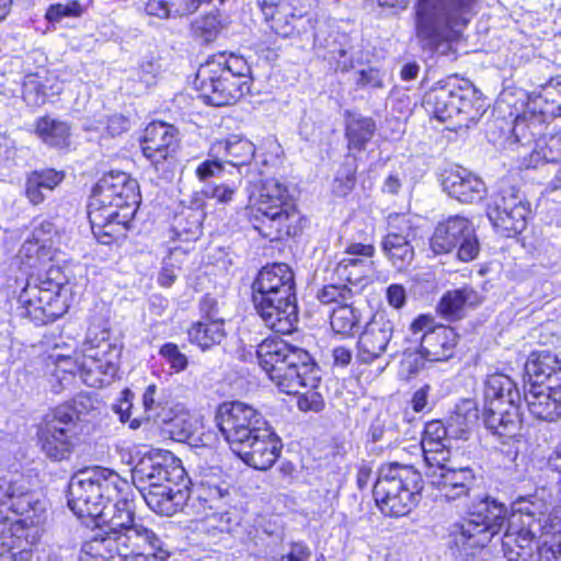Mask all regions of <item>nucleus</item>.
<instances>
[{"label":"nucleus","instance_id":"1","mask_svg":"<svg viewBox=\"0 0 561 561\" xmlns=\"http://www.w3.org/2000/svg\"><path fill=\"white\" fill-rule=\"evenodd\" d=\"M127 480L105 467L77 472L69 482L68 506L80 518L91 517L105 525L81 546L84 557L105 561H165L162 540L148 527L135 522V504Z\"/></svg>","mask_w":561,"mask_h":561},{"label":"nucleus","instance_id":"2","mask_svg":"<svg viewBox=\"0 0 561 561\" xmlns=\"http://www.w3.org/2000/svg\"><path fill=\"white\" fill-rule=\"evenodd\" d=\"M131 479L147 505L160 515L172 516L182 511L190 497L185 470L169 451L144 455L135 465Z\"/></svg>","mask_w":561,"mask_h":561},{"label":"nucleus","instance_id":"3","mask_svg":"<svg viewBox=\"0 0 561 561\" xmlns=\"http://www.w3.org/2000/svg\"><path fill=\"white\" fill-rule=\"evenodd\" d=\"M253 79L247 59L226 50L215 53L199 66L192 101L205 105H234L251 90Z\"/></svg>","mask_w":561,"mask_h":561},{"label":"nucleus","instance_id":"4","mask_svg":"<svg viewBox=\"0 0 561 561\" xmlns=\"http://www.w3.org/2000/svg\"><path fill=\"white\" fill-rule=\"evenodd\" d=\"M254 357L271 380L287 394L316 386V365L310 354L279 339H264L255 345Z\"/></svg>","mask_w":561,"mask_h":561},{"label":"nucleus","instance_id":"5","mask_svg":"<svg viewBox=\"0 0 561 561\" xmlns=\"http://www.w3.org/2000/svg\"><path fill=\"white\" fill-rule=\"evenodd\" d=\"M520 400L519 389L507 375L493 374L485 380L483 423L503 444L519 435Z\"/></svg>","mask_w":561,"mask_h":561},{"label":"nucleus","instance_id":"6","mask_svg":"<svg viewBox=\"0 0 561 561\" xmlns=\"http://www.w3.org/2000/svg\"><path fill=\"white\" fill-rule=\"evenodd\" d=\"M476 0H416L415 32L421 39L438 47L457 41L469 20L465 16Z\"/></svg>","mask_w":561,"mask_h":561},{"label":"nucleus","instance_id":"7","mask_svg":"<svg viewBox=\"0 0 561 561\" xmlns=\"http://www.w3.org/2000/svg\"><path fill=\"white\" fill-rule=\"evenodd\" d=\"M423 483L422 474L413 466L385 465L374 484L376 504L388 516H404L420 502Z\"/></svg>","mask_w":561,"mask_h":561},{"label":"nucleus","instance_id":"8","mask_svg":"<svg viewBox=\"0 0 561 561\" xmlns=\"http://www.w3.org/2000/svg\"><path fill=\"white\" fill-rule=\"evenodd\" d=\"M256 211L261 214L255 229L271 240L297 236L304 217L288 195L287 187L276 179L264 180L257 191Z\"/></svg>","mask_w":561,"mask_h":561},{"label":"nucleus","instance_id":"9","mask_svg":"<svg viewBox=\"0 0 561 561\" xmlns=\"http://www.w3.org/2000/svg\"><path fill=\"white\" fill-rule=\"evenodd\" d=\"M119 355V347L110 341L108 330L91 325L83 343L81 362L61 357L58 358L57 366L70 374H75L73 369L77 368L84 383L102 387L106 377H114L116 374Z\"/></svg>","mask_w":561,"mask_h":561},{"label":"nucleus","instance_id":"10","mask_svg":"<svg viewBox=\"0 0 561 561\" xmlns=\"http://www.w3.org/2000/svg\"><path fill=\"white\" fill-rule=\"evenodd\" d=\"M506 518V506L485 495L471 504L466 518L453 525V542L465 554H473L469 550L485 547L500 531Z\"/></svg>","mask_w":561,"mask_h":561},{"label":"nucleus","instance_id":"11","mask_svg":"<svg viewBox=\"0 0 561 561\" xmlns=\"http://www.w3.org/2000/svg\"><path fill=\"white\" fill-rule=\"evenodd\" d=\"M54 273L58 271L50 270L49 275L27 279L18 298L21 317L45 324L66 312L67 306L60 296L62 283L50 276Z\"/></svg>","mask_w":561,"mask_h":561},{"label":"nucleus","instance_id":"12","mask_svg":"<svg viewBox=\"0 0 561 561\" xmlns=\"http://www.w3.org/2000/svg\"><path fill=\"white\" fill-rule=\"evenodd\" d=\"M314 0H257L263 21L272 33L289 38L314 30Z\"/></svg>","mask_w":561,"mask_h":561},{"label":"nucleus","instance_id":"13","mask_svg":"<svg viewBox=\"0 0 561 561\" xmlns=\"http://www.w3.org/2000/svg\"><path fill=\"white\" fill-rule=\"evenodd\" d=\"M530 205L515 186L503 185L493 196L488 206V218L494 229L512 237L520 233L527 226Z\"/></svg>","mask_w":561,"mask_h":561},{"label":"nucleus","instance_id":"14","mask_svg":"<svg viewBox=\"0 0 561 561\" xmlns=\"http://www.w3.org/2000/svg\"><path fill=\"white\" fill-rule=\"evenodd\" d=\"M431 248L435 254L457 249V257L462 262L474 260L480 251L473 225L468 218L458 215L437 225L431 238Z\"/></svg>","mask_w":561,"mask_h":561},{"label":"nucleus","instance_id":"15","mask_svg":"<svg viewBox=\"0 0 561 561\" xmlns=\"http://www.w3.org/2000/svg\"><path fill=\"white\" fill-rule=\"evenodd\" d=\"M215 421L230 449L268 424L259 410L241 401L219 404Z\"/></svg>","mask_w":561,"mask_h":561},{"label":"nucleus","instance_id":"16","mask_svg":"<svg viewBox=\"0 0 561 561\" xmlns=\"http://www.w3.org/2000/svg\"><path fill=\"white\" fill-rule=\"evenodd\" d=\"M139 201L137 181L125 172L112 171L98 181L90 204L118 211L134 210L135 213Z\"/></svg>","mask_w":561,"mask_h":561},{"label":"nucleus","instance_id":"17","mask_svg":"<svg viewBox=\"0 0 561 561\" xmlns=\"http://www.w3.org/2000/svg\"><path fill=\"white\" fill-rule=\"evenodd\" d=\"M410 331L427 362L447 360L454 355L458 335L453 328L434 325L432 317L421 314L412 321Z\"/></svg>","mask_w":561,"mask_h":561},{"label":"nucleus","instance_id":"18","mask_svg":"<svg viewBox=\"0 0 561 561\" xmlns=\"http://www.w3.org/2000/svg\"><path fill=\"white\" fill-rule=\"evenodd\" d=\"M187 492L190 497L182 510L192 508L197 515L227 508L231 501L230 484L219 468L203 473L199 482L193 490L187 488Z\"/></svg>","mask_w":561,"mask_h":561},{"label":"nucleus","instance_id":"19","mask_svg":"<svg viewBox=\"0 0 561 561\" xmlns=\"http://www.w3.org/2000/svg\"><path fill=\"white\" fill-rule=\"evenodd\" d=\"M231 450L249 467L267 470L279 457L282 443L267 424Z\"/></svg>","mask_w":561,"mask_h":561},{"label":"nucleus","instance_id":"20","mask_svg":"<svg viewBox=\"0 0 561 561\" xmlns=\"http://www.w3.org/2000/svg\"><path fill=\"white\" fill-rule=\"evenodd\" d=\"M66 415L62 411H51L38 431L43 453L55 461L69 458L75 446L77 430L62 420Z\"/></svg>","mask_w":561,"mask_h":561},{"label":"nucleus","instance_id":"21","mask_svg":"<svg viewBox=\"0 0 561 561\" xmlns=\"http://www.w3.org/2000/svg\"><path fill=\"white\" fill-rule=\"evenodd\" d=\"M256 314L276 333L289 334L298 323L297 299L252 295Z\"/></svg>","mask_w":561,"mask_h":561},{"label":"nucleus","instance_id":"22","mask_svg":"<svg viewBox=\"0 0 561 561\" xmlns=\"http://www.w3.org/2000/svg\"><path fill=\"white\" fill-rule=\"evenodd\" d=\"M394 331L390 317L381 311L376 312L366 324L357 342L356 360L360 364H371L387 351Z\"/></svg>","mask_w":561,"mask_h":561},{"label":"nucleus","instance_id":"23","mask_svg":"<svg viewBox=\"0 0 561 561\" xmlns=\"http://www.w3.org/2000/svg\"><path fill=\"white\" fill-rule=\"evenodd\" d=\"M426 476L440 496L448 501L469 496L477 484L473 468L469 466L453 467L448 461L427 471Z\"/></svg>","mask_w":561,"mask_h":561},{"label":"nucleus","instance_id":"24","mask_svg":"<svg viewBox=\"0 0 561 561\" xmlns=\"http://www.w3.org/2000/svg\"><path fill=\"white\" fill-rule=\"evenodd\" d=\"M252 295L297 299L293 270L285 263L264 266L252 283Z\"/></svg>","mask_w":561,"mask_h":561},{"label":"nucleus","instance_id":"25","mask_svg":"<svg viewBox=\"0 0 561 561\" xmlns=\"http://www.w3.org/2000/svg\"><path fill=\"white\" fill-rule=\"evenodd\" d=\"M134 210L118 211L108 207L89 205L91 229L100 243L111 244L125 237Z\"/></svg>","mask_w":561,"mask_h":561},{"label":"nucleus","instance_id":"26","mask_svg":"<svg viewBox=\"0 0 561 561\" xmlns=\"http://www.w3.org/2000/svg\"><path fill=\"white\" fill-rule=\"evenodd\" d=\"M176 128L162 122L150 123L144 131L141 150L144 156L158 167L172 157L178 149Z\"/></svg>","mask_w":561,"mask_h":561},{"label":"nucleus","instance_id":"27","mask_svg":"<svg viewBox=\"0 0 561 561\" xmlns=\"http://www.w3.org/2000/svg\"><path fill=\"white\" fill-rule=\"evenodd\" d=\"M480 91L458 77L440 80L426 94V103L434 105H474L481 100Z\"/></svg>","mask_w":561,"mask_h":561},{"label":"nucleus","instance_id":"28","mask_svg":"<svg viewBox=\"0 0 561 561\" xmlns=\"http://www.w3.org/2000/svg\"><path fill=\"white\" fill-rule=\"evenodd\" d=\"M518 515L508 519L506 531L502 538V550L508 561H536L539 542L536 529L526 528L517 523Z\"/></svg>","mask_w":561,"mask_h":561},{"label":"nucleus","instance_id":"29","mask_svg":"<svg viewBox=\"0 0 561 561\" xmlns=\"http://www.w3.org/2000/svg\"><path fill=\"white\" fill-rule=\"evenodd\" d=\"M442 184L449 196L466 204L481 201L486 192L483 181L462 168L447 171Z\"/></svg>","mask_w":561,"mask_h":561},{"label":"nucleus","instance_id":"30","mask_svg":"<svg viewBox=\"0 0 561 561\" xmlns=\"http://www.w3.org/2000/svg\"><path fill=\"white\" fill-rule=\"evenodd\" d=\"M524 398L536 419L554 422L561 416V387L550 389L546 385H528Z\"/></svg>","mask_w":561,"mask_h":561},{"label":"nucleus","instance_id":"31","mask_svg":"<svg viewBox=\"0 0 561 561\" xmlns=\"http://www.w3.org/2000/svg\"><path fill=\"white\" fill-rule=\"evenodd\" d=\"M528 385H546L550 389L561 387V362L550 352L531 353L525 364Z\"/></svg>","mask_w":561,"mask_h":561},{"label":"nucleus","instance_id":"32","mask_svg":"<svg viewBox=\"0 0 561 561\" xmlns=\"http://www.w3.org/2000/svg\"><path fill=\"white\" fill-rule=\"evenodd\" d=\"M480 301L479 294L473 288L465 286L445 293L438 302L437 311L443 318L454 321L463 317L467 307H474Z\"/></svg>","mask_w":561,"mask_h":561},{"label":"nucleus","instance_id":"33","mask_svg":"<svg viewBox=\"0 0 561 561\" xmlns=\"http://www.w3.org/2000/svg\"><path fill=\"white\" fill-rule=\"evenodd\" d=\"M228 24L229 22L219 10H213L193 20L190 31L194 41L209 46L218 39Z\"/></svg>","mask_w":561,"mask_h":561},{"label":"nucleus","instance_id":"34","mask_svg":"<svg viewBox=\"0 0 561 561\" xmlns=\"http://www.w3.org/2000/svg\"><path fill=\"white\" fill-rule=\"evenodd\" d=\"M210 151L219 156L221 153L229 157L228 163L233 167H247L255 156V146L249 140L238 135H231L225 140H218L211 145Z\"/></svg>","mask_w":561,"mask_h":561},{"label":"nucleus","instance_id":"35","mask_svg":"<svg viewBox=\"0 0 561 561\" xmlns=\"http://www.w3.org/2000/svg\"><path fill=\"white\" fill-rule=\"evenodd\" d=\"M479 419L477 403L473 400H461L450 415L447 427L451 439L467 440L472 427Z\"/></svg>","mask_w":561,"mask_h":561},{"label":"nucleus","instance_id":"36","mask_svg":"<svg viewBox=\"0 0 561 561\" xmlns=\"http://www.w3.org/2000/svg\"><path fill=\"white\" fill-rule=\"evenodd\" d=\"M64 180V173L54 169L34 171L28 174L25 193L33 205L44 202L47 193L51 192Z\"/></svg>","mask_w":561,"mask_h":561},{"label":"nucleus","instance_id":"37","mask_svg":"<svg viewBox=\"0 0 561 561\" xmlns=\"http://www.w3.org/2000/svg\"><path fill=\"white\" fill-rule=\"evenodd\" d=\"M375 130L376 125L371 118L347 112L346 137L350 149L363 150Z\"/></svg>","mask_w":561,"mask_h":561},{"label":"nucleus","instance_id":"38","mask_svg":"<svg viewBox=\"0 0 561 561\" xmlns=\"http://www.w3.org/2000/svg\"><path fill=\"white\" fill-rule=\"evenodd\" d=\"M203 214L196 209H186L174 217L172 225L173 239L182 242H194L202 234Z\"/></svg>","mask_w":561,"mask_h":561},{"label":"nucleus","instance_id":"39","mask_svg":"<svg viewBox=\"0 0 561 561\" xmlns=\"http://www.w3.org/2000/svg\"><path fill=\"white\" fill-rule=\"evenodd\" d=\"M226 337L224 321H199L188 330V339L202 350L220 344Z\"/></svg>","mask_w":561,"mask_h":561},{"label":"nucleus","instance_id":"40","mask_svg":"<svg viewBox=\"0 0 561 561\" xmlns=\"http://www.w3.org/2000/svg\"><path fill=\"white\" fill-rule=\"evenodd\" d=\"M543 508L545 504L541 501L522 497L513 504V512L508 519H514L515 515H518V525L537 531L541 528V518L545 515Z\"/></svg>","mask_w":561,"mask_h":561},{"label":"nucleus","instance_id":"41","mask_svg":"<svg viewBox=\"0 0 561 561\" xmlns=\"http://www.w3.org/2000/svg\"><path fill=\"white\" fill-rule=\"evenodd\" d=\"M344 254L345 256L335 266L337 277H350L347 268L355 267L358 264H370L373 266L371 257L375 254V248L373 244L353 242L345 248Z\"/></svg>","mask_w":561,"mask_h":561},{"label":"nucleus","instance_id":"42","mask_svg":"<svg viewBox=\"0 0 561 561\" xmlns=\"http://www.w3.org/2000/svg\"><path fill=\"white\" fill-rule=\"evenodd\" d=\"M382 250L397 270L405 268L414 259L412 241L401 237L386 236Z\"/></svg>","mask_w":561,"mask_h":561},{"label":"nucleus","instance_id":"43","mask_svg":"<svg viewBox=\"0 0 561 561\" xmlns=\"http://www.w3.org/2000/svg\"><path fill=\"white\" fill-rule=\"evenodd\" d=\"M557 162L561 160V135H550L541 137L536 148L526 162L527 168H537L540 161Z\"/></svg>","mask_w":561,"mask_h":561},{"label":"nucleus","instance_id":"44","mask_svg":"<svg viewBox=\"0 0 561 561\" xmlns=\"http://www.w3.org/2000/svg\"><path fill=\"white\" fill-rule=\"evenodd\" d=\"M36 130L48 146L64 147L68 145L69 127L64 122L44 117L38 121Z\"/></svg>","mask_w":561,"mask_h":561},{"label":"nucleus","instance_id":"45","mask_svg":"<svg viewBox=\"0 0 561 561\" xmlns=\"http://www.w3.org/2000/svg\"><path fill=\"white\" fill-rule=\"evenodd\" d=\"M368 435L374 443H382L389 447L398 440V425L390 415H378L370 424Z\"/></svg>","mask_w":561,"mask_h":561},{"label":"nucleus","instance_id":"46","mask_svg":"<svg viewBox=\"0 0 561 561\" xmlns=\"http://www.w3.org/2000/svg\"><path fill=\"white\" fill-rule=\"evenodd\" d=\"M93 410L94 405L92 399L85 394H79L71 402L61 404L53 411L65 412L67 419L65 417L62 420L77 430L78 422L84 420Z\"/></svg>","mask_w":561,"mask_h":561},{"label":"nucleus","instance_id":"47","mask_svg":"<svg viewBox=\"0 0 561 561\" xmlns=\"http://www.w3.org/2000/svg\"><path fill=\"white\" fill-rule=\"evenodd\" d=\"M358 321V314L348 302L336 307L331 313V328L335 333L341 335L352 334Z\"/></svg>","mask_w":561,"mask_h":561},{"label":"nucleus","instance_id":"48","mask_svg":"<svg viewBox=\"0 0 561 561\" xmlns=\"http://www.w3.org/2000/svg\"><path fill=\"white\" fill-rule=\"evenodd\" d=\"M85 11V8L78 0H69L66 3L56 2L49 4L44 14V19L53 27L64 19H78Z\"/></svg>","mask_w":561,"mask_h":561},{"label":"nucleus","instance_id":"49","mask_svg":"<svg viewBox=\"0 0 561 561\" xmlns=\"http://www.w3.org/2000/svg\"><path fill=\"white\" fill-rule=\"evenodd\" d=\"M450 442L427 439L422 437V450L424 461L428 466V470L442 466L449 461V444Z\"/></svg>","mask_w":561,"mask_h":561},{"label":"nucleus","instance_id":"50","mask_svg":"<svg viewBox=\"0 0 561 561\" xmlns=\"http://www.w3.org/2000/svg\"><path fill=\"white\" fill-rule=\"evenodd\" d=\"M186 251L181 248H173L170 250L168 256L162 261L161 271L159 273L158 282L163 287H170L176 279V272L182 264V257Z\"/></svg>","mask_w":561,"mask_h":561},{"label":"nucleus","instance_id":"51","mask_svg":"<svg viewBox=\"0 0 561 561\" xmlns=\"http://www.w3.org/2000/svg\"><path fill=\"white\" fill-rule=\"evenodd\" d=\"M168 431L173 439L185 442L194 435L196 422L187 412H181L168 422Z\"/></svg>","mask_w":561,"mask_h":561},{"label":"nucleus","instance_id":"52","mask_svg":"<svg viewBox=\"0 0 561 561\" xmlns=\"http://www.w3.org/2000/svg\"><path fill=\"white\" fill-rule=\"evenodd\" d=\"M134 392L126 388L121 392V397L117 399V402L113 404V411L119 416L122 423L129 422V427L133 430H137L140 427L142 417L135 416L131 419L134 412L133 399Z\"/></svg>","mask_w":561,"mask_h":561},{"label":"nucleus","instance_id":"53","mask_svg":"<svg viewBox=\"0 0 561 561\" xmlns=\"http://www.w3.org/2000/svg\"><path fill=\"white\" fill-rule=\"evenodd\" d=\"M354 295V288L350 287L347 284H330L323 286L318 291L317 298L324 305L335 302L341 306L345 302H348Z\"/></svg>","mask_w":561,"mask_h":561},{"label":"nucleus","instance_id":"54","mask_svg":"<svg viewBox=\"0 0 561 561\" xmlns=\"http://www.w3.org/2000/svg\"><path fill=\"white\" fill-rule=\"evenodd\" d=\"M356 167L353 161H345L339 169L333 182V192L336 195L344 196L351 192L355 185Z\"/></svg>","mask_w":561,"mask_h":561},{"label":"nucleus","instance_id":"55","mask_svg":"<svg viewBox=\"0 0 561 561\" xmlns=\"http://www.w3.org/2000/svg\"><path fill=\"white\" fill-rule=\"evenodd\" d=\"M159 355L168 363L173 373H182L188 366L187 356L181 352L175 343H164L159 350Z\"/></svg>","mask_w":561,"mask_h":561},{"label":"nucleus","instance_id":"56","mask_svg":"<svg viewBox=\"0 0 561 561\" xmlns=\"http://www.w3.org/2000/svg\"><path fill=\"white\" fill-rule=\"evenodd\" d=\"M27 493L22 480H12L0 472V505H5L14 499H20Z\"/></svg>","mask_w":561,"mask_h":561},{"label":"nucleus","instance_id":"57","mask_svg":"<svg viewBox=\"0 0 561 561\" xmlns=\"http://www.w3.org/2000/svg\"><path fill=\"white\" fill-rule=\"evenodd\" d=\"M389 231L387 236L401 237L402 239L413 241L415 239V229L411 219L402 215H391L388 220Z\"/></svg>","mask_w":561,"mask_h":561},{"label":"nucleus","instance_id":"58","mask_svg":"<svg viewBox=\"0 0 561 561\" xmlns=\"http://www.w3.org/2000/svg\"><path fill=\"white\" fill-rule=\"evenodd\" d=\"M12 542V536H1L0 561H30L32 552L27 549H16Z\"/></svg>","mask_w":561,"mask_h":561},{"label":"nucleus","instance_id":"59","mask_svg":"<svg viewBox=\"0 0 561 561\" xmlns=\"http://www.w3.org/2000/svg\"><path fill=\"white\" fill-rule=\"evenodd\" d=\"M201 516L206 519L214 528H217L219 531H230L232 525L236 524V520L232 519L231 514L227 511V508H222L219 511H208Z\"/></svg>","mask_w":561,"mask_h":561},{"label":"nucleus","instance_id":"60","mask_svg":"<svg viewBox=\"0 0 561 561\" xmlns=\"http://www.w3.org/2000/svg\"><path fill=\"white\" fill-rule=\"evenodd\" d=\"M373 271L370 264H358L355 267H348L347 272L350 277H339L341 280L346 282L350 287L354 288V293L358 294L362 287V282L366 279Z\"/></svg>","mask_w":561,"mask_h":561},{"label":"nucleus","instance_id":"61","mask_svg":"<svg viewBox=\"0 0 561 561\" xmlns=\"http://www.w3.org/2000/svg\"><path fill=\"white\" fill-rule=\"evenodd\" d=\"M540 98L547 104L561 105V76L551 78L542 85Z\"/></svg>","mask_w":561,"mask_h":561},{"label":"nucleus","instance_id":"62","mask_svg":"<svg viewBox=\"0 0 561 561\" xmlns=\"http://www.w3.org/2000/svg\"><path fill=\"white\" fill-rule=\"evenodd\" d=\"M161 72L160 58L150 57L142 60L137 68V73L140 80L147 83L154 81Z\"/></svg>","mask_w":561,"mask_h":561},{"label":"nucleus","instance_id":"63","mask_svg":"<svg viewBox=\"0 0 561 561\" xmlns=\"http://www.w3.org/2000/svg\"><path fill=\"white\" fill-rule=\"evenodd\" d=\"M403 365L407 366L410 374H417L424 368L425 362L427 360L421 353V347H407L403 350Z\"/></svg>","mask_w":561,"mask_h":561},{"label":"nucleus","instance_id":"64","mask_svg":"<svg viewBox=\"0 0 561 561\" xmlns=\"http://www.w3.org/2000/svg\"><path fill=\"white\" fill-rule=\"evenodd\" d=\"M536 561H561V539L550 545H538Z\"/></svg>","mask_w":561,"mask_h":561}]
</instances>
